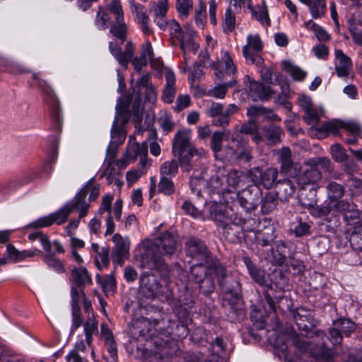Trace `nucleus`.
<instances>
[{
    "label": "nucleus",
    "instance_id": "27",
    "mask_svg": "<svg viewBox=\"0 0 362 362\" xmlns=\"http://www.w3.org/2000/svg\"><path fill=\"white\" fill-rule=\"evenodd\" d=\"M165 78L166 80V86L163 91V100L167 103H171L175 95V77L173 72L168 71L165 73Z\"/></svg>",
    "mask_w": 362,
    "mask_h": 362
},
{
    "label": "nucleus",
    "instance_id": "8",
    "mask_svg": "<svg viewBox=\"0 0 362 362\" xmlns=\"http://www.w3.org/2000/svg\"><path fill=\"white\" fill-rule=\"evenodd\" d=\"M289 337L294 347L301 354H309L315 358H328L330 356V350L322 341L320 348L315 347L310 341L303 339L296 331L289 334Z\"/></svg>",
    "mask_w": 362,
    "mask_h": 362
},
{
    "label": "nucleus",
    "instance_id": "13",
    "mask_svg": "<svg viewBox=\"0 0 362 362\" xmlns=\"http://www.w3.org/2000/svg\"><path fill=\"white\" fill-rule=\"evenodd\" d=\"M112 241L115 244L112 251L114 261L117 264L122 266L124 259L129 257V243L127 240H124L119 233L113 235Z\"/></svg>",
    "mask_w": 362,
    "mask_h": 362
},
{
    "label": "nucleus",
    "instance_id": "39",
    "mask_svg": "<svg viewBox=\"0 0 362 362\" xmlns=\"http://www.w3.org/2000/svg\"><path fill=\"white\" fill-rule=\"evenodd\" d=\"M340 129H342V120L334 119L324 123L320 127L317 129V132L321 134H336Z\"/></svg>",
    "mask_w": 362,
    "mask_h": 362
},
{
    "label": "nucleus",
    "instance_id": "23",
    "mask_svg": "<svg viewBox=\"0 0 362 362\" xmlns=\"http://www.w3.org/2000/svg\"><path fill=\"white\" fill-rule=\"evenodd\" d=\"M148 153V145L146 142H143L141 144L139 143H133L129 145L127 148L126 153L125 160L122 161V160H118V163L124 162L129 163L131 160L134 161L136 160L138 157L143 155H147Z\"/></svg>",
    "mask_w": 362,
    "mask_h": 362
},
{
    "label": "nucleus",
    "instance_id": "24",
    "mask_svg": "<svg viewBox=\"0 0 362 362\" xmlns=\"http://www.w3.org/2000/svg\"><path fill=\"white\" fill-rule=\"evenodd\" d=\"M261 198L259 204L263 214H269L277 209L279 198L274 192H267Z\"/></svg>",
    "mask_w": 362,
    "mask_h": 362
},
{
    "label": "nucleus",
    "instance_id": "22",
    "mask_svg": "<svg viewBox=\"0 0 362 362\" xmlns=\"http://www.w3.org/2000/svg\"><path fill=\"white\" fill-rule=\"evenodd\" d=\"M86 197L84 192L80 190L72 200V202L66 204H69V208L71 209V212L74 210L78 211L79 218L85 217L90 208V204L86 202Z\"/></svg>",
    "mask_w": 362,
    "mask_h": 362
},
{
    "label": "nucleus",
    "instance_id": "51",
    "mask_svg": "<svg viewBox=\"0 0 362 362\" xmlns=\"http://www.w3.org/2000/svg\"><path fill=\"white\" fill-rule=\"evenodd\" d=\"M243 54L246 60L250 61L251 64L261 67L264 62V59L256 52H252L247 46L243 47Z\"/></svg>",
    "mask_w": 362,
    "mask_h": 362
},
{
    "label": "nucleus",
    "instance_id": "41",
    "mask_svg": "<svg viewBox=\"0 0 362 362\" xmlns=\"http://www.w3.org/2000/svg\"><path fill=\"white\" fill-rule=\"evenodd\" d=\"M71 213V209L69 208V204H65L64 206L60 208L58 211L51 214L52 223L57 225H62L65 223L69 214Z\"/></svg>",
    "mask_w": 362,
    "mask_h": 362
},
{
    "label": "nucleus",
    "instance_id": "33",
    "mask_svg": "<svg viewBox=\"0 0 362 362\" xmlns=\"http://www.w3.org/2000/svg\"><path fill=\"white\" fill-rule=\"evenodd\" d=\"M279 160L281 164V171L288 173L291 171L293 162L291 158V151L289 148L284 147L279 151Z\"/></svg>",
    "mask_w": 362,
    "mask_h": 362
},
{
    "label": "nucleus",
    "instance_id": "9",
    "mask_svg": "<svg viewBox=\"0 0 362 362\" xmlns=\"http://www.w3.org/2000/svg\"><path fill=\"white\" fill-rule=\"evenodd\" d=\"M185 252L187 256L199 262L211 264L212 255L204 241L195 237H190L185 243Z\"/></svg>",
    "mask_w": 362,
    "mask_h": 362
},
{
    "label": "nucleus",
    "instance_id": "63",
    "mask_svg": "<svg viewBox=\"0 0 362 362\" xmlns=\"http://www.w3.org/2000/svg\"><path fill=\"white\" fill-rule=\"evenodd\" d=\"M308 25H311V29L315 32V37L322 42L329 41L330 39L329 35L322 28L317 26L312 20H310Z\"/></svg>",
    "mask_w": 362,
    "mask_h": 362
},
{
    "label": "nucleus",
    "instance_id": "61",
    "mask_svg": "<svg viewBox=\"0 0 362 362\" xmlns=\"http://www.w3.org/2000/svg\"><path fill=\"white\" fill-rule=\"evenodd\" d=\"M71 293L72 309H80V306L78 305L80 300L81 298L83 299L86 297L83 289L81 288L72 286L71 289Z\"/></svg>",
    "mask_w": 362,
    "mask_h": 362
},
{
    "label": "nucleus",
    "instance_id": "50",
    "mask_svg": "<svg viewBox=\"0 0 362 362\" xmlns=\"http://www.w3.org/2000/svg\"><path fill=\"white\" fill-rule=\"evenodd\" d=\"M235 28V16L230 8L226 9L223 22V30L225 33H230Z\"/></svg>",
    "mask_w": 362,
    "mask_h": 362
},
{
    "label": "nucleus",
    "instance_id": "6",
    "mask_svg": "<svg viewBox=\"0 0 362 362\" xmlns=\"http://www.w3.org/2000/svg\"><path fill=\"white\" fill-rule=\"evenodd\" d=\"M211 264L199 262L191 267L190 281L198 285L199 291L206 295L213 292L214 283Z\"/></svg>",
    "mask_w": 362,
    "mask_h": 362
},
{
    "label": "nucleus",
    "instance_id": "53",
    "mask_svg": "<svg viewBox=\"0 0 362 362\" xmlns=\"http://www.w3.org/2000/svg\"><path fill=\"white\" fill-rule=\"evenodd\" d=\"M272 112L271 109L266 108L262 105H253L250 107L247 110V116L249 119L256 121V119L259 115H269Z\"/></svg>",
    "mask_w": 362,
    "mask_h": 362
},
{
    "label": "nucleus",
    "instance_id": "11",
    "mask_svg": "<svg viewBox=\"0 0 362 362\" xmlns=\"http://www.w3.org/2000/svg\"><path fill=\"white\" fill-rule=\"evenodd\" d=\"M262 195V192L259 187L250 185L238 193L237 201L243 209L250 212L257 208Z\"/></svg>",
    "mask_w": 362,
    "mask_h": 362
},
{
    "label": "nucleus",
    "instance_id": "20",
    "mask_svg": "<svg viewBox=\"0 0 362 362\" xmlns=\"http://www.w3.org/2000/svg\"><path fill=\"white\" fill-rule=\"evenodd\" d=\"M334 54L337 61V63L335 65V70L337 76L339 77L348 76L352 66L351 59L341 49H336Z\"/></svg>",
    "mask_w": 362,
    "mask_h": 362
},
{
    "label": "nucleus",
    "instance_id": "1",
    "mask_svg": "<svg viewBox=\"0 0 362 362\" xmlns=\"http://www.w3.org/2000/svg\"><path fill=\"white\" fill-rule=\"evenodd\" d=\"M142 247L144 252L141 255V266L157 270L163 278L169 277L170 268L164 257L170 258L178 251L179 244L175 236L165 231L153 240H144Z\"/></svg>",
    "mask_w": 362,
    "mask_h": 362
},
{
    "label": "nucleus",
    "instance_id": "48",
    "mask_svg": "<svg viewBox=\"0 0 362 362\" xmlns=\"http://www.w3.org/2000/svg\"><path fill=\"white\" fill-rule=\"evenodd\" d=\"M158 192L165 195H171L175 191V187L170 178L162 176L158 185Z\"/></svg>",
    "mask_w": 362,
    "mask_h": 362
},
{
    "label": "nucleus",
    "instance_id": "30",
    "mask_svg": "<svg viewBox=\"0 0 362 362\" xmlns=\"http://www.w3.org/2000/svg\"><path fill=\"white\" fill-rule=\"evenodd\" d=\"M264 136L269 145H275L281 141V136L284 134L283 129L277 125L271 124L264 127Z\"/></svg>",
    "mask_w": 362,
    "mask_h": 362
},
{
    "label": "nucleus",
    "instance_id": "10",
    "mask_svg": "<svg viewBox=\"0 0 362 362\" xmlns=\"http://www.w3.org/2000/svg\"><path fill=\"white\" fill-rule=\"evenodd\" d=\"M278 174V170L275 168H268L263 170L259 167H255L248 171L247 176L251 182L254 183V185L262 186L269 189L274 186Z\"/></svg>",
    "mask_w": 362,
    "mask_h": 362
},
{
    "label": "nucleus",
    "instance_id": "5",
    "mask_svg": "<svg viewBox=\"0 0 362 362\" xmlns=\"http://www.w3.org/2000/svg\"><path fill=\"white\" fill-rule=\"evenodd\" d=\"M32 78L37 81V86L51 100L52 128L59 132L62 127V113L59 101L49 84L40 78L39 73H33Z\"/></svg>",
    "mask_w": 362,
    "mask_h": 362
},
{
    "label": "nucleus",
    "instance_id": "64",
    "mask_svg": "<svg viewBox=\"0 0 362 362\" xmlns=\"http://www.w3.org/2000/svg\"><path fill=\"white\" fill-rule=\"evenodd\" d=\"M170 35L173 39H177L178 41L185 34L181 28L180 24L175 21L172 20L169 22Z\"/></svg>",
    "mask_w": 362,
    "mask_h": 362
},
{
    "label": "nucleus",
    "instance_id": "38",
    "mask_svg": "<svg viewBox=\"0 0 362 362\" xmlns=\"http://www.w3.org/2000/svg\"><path fill=\"white\" fill-rule=\"evenodd\" d=\"M284 69L296 81H303L307 73L298 66H296L288 62H283Z\"/></svg>",
    "mask_w": 362,
    "mask_h": 362
},
{
    "label": "nucleus",
    "instance_id": "35",
    "mask_svg": "<svg viewBox=\"0 0 362 362\" xmlns=\"http://www.w3.org/2000/svg\"><path fill=\"white\" fill-rule=\"evenodd\" d=\"M44 260L47 266L52 270L54 271L58 274H62L65 272V268L63 262L55 257V256L50 253L45 254Z\"/></svg>",
    "mask_w": 362,
    "mask_h": 362
},
{
    "label": "nucleus",
    "instance_id": "40",
    "mask_svg": "<svg viewBox=\"0 0 362 362\" xmlns=\"http://www.w3.org/2000/svg\"><path fill=\"white\" fill-rule=\"evenodd\" d=\"M244 223L245 221L242 218H238L237 222L235 221H232L230 219L226 223V226L228 228L222 229L225 238L231 241L234 240V239L238 236L237 234L238 231L237 230V228L238 226H241Z\"/></svg>",
    "mask_w": 362,
    "mask_h": 362
},
{
    "label": "nucleus",
    "instance_id": "56",
    "mask_svg": "<svg viewBox=\"0 0 362 362\" xmlns=\"http://www.w3.org/2000/svg\"><path fill=\"white\" fill-rule=\"evenodd\" d=\"M332 202L329 203L323 204V205H313V206H310L308 209L310 210V214L316 217L325 216L329 214L332 209Z\"/></svg>",
    "mask_w": 362,
    "mask_h": 362
},
{
    "label": "nucleus",
    "instance_id": "34",
    "mask_svg": "<svg viewBox=\"0 0 362 362\" xmlns=\"http://www.w3.org/2000/svg\"><path fill=\"white\" fill-rule=\"evenodd\" d=\"M249 274L251 278L260 286H267V280L262 270L253 265L250 259L245 261Z\"/></svg>",
    "mask_w": 362,
    "mask_h": 362
},
{
    "label": "nucleus",
    "instance_id": "28",
    "mask_svg": "<svg viewBox=\"0 0 362 362\" xmlns=\"http://www.w3.org/2000/svg\"><path fill=\"white\" fill-rule=\"evenodd\" d=\"M201 152L198 149H189L188 151L173 154L174 156L178 157L179 162L182 169L186 172H189L192 168L191 160L194 156H200Z\"/></svg>",
    "mask_w": 362,
    "mask_h": 362
},
{
    "label": "nucleus",
    "instance_id": "54",
    "mask_svg": "<svg viewBox=\"0 0 362 362\" xmlns=\"http://www.w3.org/2000/svg\"><path fill=\"white\" fill-rule=\"evenodd\" d=\"M228 132L226 130L223 132H214L211 137V147L214 153H218L221 150L222 141L226 135H228Z\"/></svg>",
    "mask_w": 362,
    "mask_h": 362
},
{
    "label": "nucleus",
    "instance_id": "43",
    "mask_svg": "<svg viewBox=\"0 0 362 362\" xmlns=\"http://www.w3.org/2000/svg\"><path fill=\"white\" fill-rule=\"evenodd\" d=\"M81 192H84V195L89 193L88 200L90 202L95 201L99 196L100 187L99 185L94 184V178L90 179L81 189Z\"/></svg>",
    "mask_w": 362,
    "mask_h": 362
},
{
    "label": "nucleus",
    "instance_id": "12",
    "mask_svg": "<svg viewBox=\"0 0 362 362\" xmlns=\"http://www.w3.org/2000/svg\"><path fill=\"white\" fill-rule=\"evenodd\" d=\"M140 293L146 298L153 299L163 295V288L153 275L144 274L140 277Z\"/></svg>",
    "mask_w": 362,
    "mask_h": 362
},
{
    "label": "nucleus",
    "instance_id": "37",
    "mask_svg": "<svg viewBox=\"0 0 362 362\" xmlns=\"http://www.w3.org/2000/svg\"><path fill=\"white\" fill-rule=\"evenodd\" d=\"M236 83V81L231 80L223 84H218L209 91L210 96L216 98L223 99L225 98L228 88L233 87Z\"/></svg>",
    "mask_w": 362,
    "mask_h": 362
},
{
    "label": "nucleus",
    "instance_id": "36",
    "mask_svg": "<svg viewBox=\"0 0 362 362\" xmlns=\"http://www.w3.org/2000/svg\"><path fill=\"white\" fill-rule=\"evenodd\" d=\"M307 165H312L313 167L323 170L325 171L330 172L332 170V163L328 158L319 157L309 159L306 162Z\"/></svg>",
    "mask_w": 362,
    "mask_h": 362
},
{
    "label": "nucleus",
    "instance_id": "62",
    "mask_svg": "<svg viewBox=\"0 0 362 362\" xmlns=\"http://www.w3.org/2000/svg\"><path fill=\"white\" fill-rule=\"evenodd\" d=\"M250 49H253L255 52H259L262 49L263 45L259 35H249L247 37V45Z\"/></svg>",
    "mask_w": 362,
    "mask_h": 362
},
{
    "label": "nucleus",
    "instance_id": "49",
    "mask_svg": "<svg viewBox=\"0 0 362 362\" xmlns=\"http://www.w3.org/2000/svg\"><path fill=\"white\" fill-rule=\"evenodd\" d=\"M178 171V163L175 159L163 163L160 168L162 176H174Z\"/></svg>",
    "mask_w": 362,
    "mask_h": 362
},
{
    "label": "nucleus",
    "instance_id": "18",
    "mask_svg": "<svg viewBox=\"0 0 362 362\" xmlns=\"http://www.w3.org/2000/svg\"><path fill=\"white\" fill-rule=\"evenodd\" d=\"M304 170L297 178L298 186L310 187L316 186L315 184L320 180L322 175L319 169L312 165Z\"/></svg>",
    "mask_w": 362,
    "mask_h": 362
},
{
    "label": "nucleus",
    "instance_id": "46",
    "mask_svg": "<svg viewBox=\"0 0 362 362\" xmlns=\"http://www.w3.org/2000/svg\"><path fill=\"white\" fill-rule=\"evenodd\" d=\"M321 113L315 107H313L305 112L303 119L305 123L312 127H315L320 119Z\"/></svg>",
    "mask_w": 362,
    "mask_h": 362
},
{
    "label": "nucleus",
    "instance_id": "15",
    "mask_svg": "<svg viewBox=\"0 0 362 362\" xmlns=\"http://www.w3.org/2000/svg\"><path fill=\"white\" fill-rule=\"evenodd\" d=\"M207 208L210 218L215 221L216 225L222 229H228V228L226 226V223L228 222L231 218L227 214L224 206L217 202H211L208 204Z\"/></svg>",
    "mask_w": 362,
    "mask_h": 362
},
{
    "label": "nucleus",
    "instance_id": "21",
    "mask_svg": "<svg viewBox=\"0 0 362 362\" xmlns=\"http://www.w3.org/2000/svg\"><path fill=\"white\" fill-rule=\"evenodd\" d=\"M317 187H310L299 186L298 199L301 205L309 209L317 204Z\"/></svg>",
    "mask_w": 362,
    "mask_h": 362
},
{
    "label": "nucleus",
    "instance_id": "17",
    "mask_svg": "<svg viewBox=\"0 0 362 362\" xmlns=\"http://www.w3.org/2000/svg\"><path fill=\"white\" fill-rule=\"evenodd\" d=\"M195 148L191 145L189 132L185 129L177 131L173 141V154Z\"/></svg>",
    "mask_w": 362,
    "mask_h": 362
},
{
    "label": "nucleus",
    "instance_id": "44",
    "mask_svg": "<svg viewBox=\"0 0 362 362\" xmlns=\"http://www.w3.org/2000/svg\"><path fill=\"white\" fill-rule=\"evenodd\" d=\"M334 325L346 337H349L356 329V324L348 319H339L334 322Z\"/></svg>",
    "mask_w": 362,
    "mask_h": 362
},
{
    "label": "nucleus",
    "instance_id": "60",
    "mask_svg": "<svg viewBox=\"0 0 362 362\" xmlns=\"http://www.w3.org/2000/svg\"><path fill=\"white\" fill-rule=\"evenodd\" d=\"M287 254V247L284 243H279L276 245V250L273 252L274 257L279 265L284 263Z\"/></svg>",
    "mask_w": 362,
    "mask_h": 362
},
{
    "label": "nucleus",
    "instance_id": "16",
    "mask_svg": "<svg viewBox=\"0 0 362 362\" xmlns=\"http://www.w3.org/2000/svg\"><path fill=\"white\" fill-rule=\"evenodd\" d=\"M245 81L249 82L250 92L251 95L255 98V100L258 99L262 101L268 100L274 93L270 86L252 80L249 75L245 76Z\"/></svg>",
    "mask_w": 362,
    "mask_h": 362
},
{
    "label": "nucleus",
    "instance_id": "45",
    "mask_svg": "<svg viewBox=\"0 0 362 362\" xmlns=\"http://www.w3.org/2000/svg\"><path fill=\"white\" fill-rule=\"evenodd\" d=\"M238 160H244L246 162H249L252 156V148L247 144V143L242 139H240L238 142Z\"/></svg>",
    "mask_w": 362,
    "mask_h": 362
},
{
    "label": "nucleus",
    "instance_id": "57",
    "mask_svg": "<svg viewBox=\"0 0 362 362\" xmlns=\"http://www.w3.org/2000/svg\"><path fill=\"white\" fill-rule=\"evenodd\" d=\"M239 141L238 138L233 137L232 138L231 143L225 147L226 156L228 160H238V151L239 150L238 142H239Z\"/></svg>",
    "mask_w": 362,
    "mask_h": 362
},
{
    "label": "nucleus",
    "instance_id": "4",
    "mask_svg": "<svg viewBox=\"0 0 362 362\" xmlns=\"http://www.w3.org/2000/svg\"><path fill=\"white\" fill-rule=\"evenodd\" d=\"M219 285L223 291L224 300L228 302L232 312L237 313L238 319H242L245 312L243 309L241 286L239 281L231 277L228 278L227 280L220 279Z\"/></svg>",
    "mask_w": 362,
    "mask_h": 362
},
{
    "label": "nucleus",
    "instance_id": "32",
    "mask_svg": "<svg viewBox=\"0 0 362 362\" xmlns=\"http://www.w3.org/2000/svg\"><path fill=\"white\" fill-rule=\"evenodd\" d=\"M71 276L77 288H83L86 284L92 283L91 277L88 271L83 267L74 269L71 272Z\"/></svg>",
    "mask_w": 362,
    "mask_h": 362
},
{
    "label": "nucleus",
    "instance_id": "7",
    "mask_svg": "<svg viewBox=\"0 0 362 362\" xmlns=\"http://www.w3.org/2000/svg\"><path fill=\"white\" fill-rule=\"evenodd\" d=\"M293 318L300 331L304 332L302 334L307 338H320L324 339L325 334L320 329H315L314 315L311 310H305L303 308H297L293 313Z\"/></svg>",
    "mask_w": 362,
    "mask_h": 362
},
{
    "label": "nucleus",
    "instance_id": "52",
    "mask_svg": "<svg viewBox=\"0 0 362 362\" xmlns=\"http://www.w3.org/2000/svg\"><path fill=\"white\" fill-rule=\"evenodd\" d=\"M175 6L180 17L185 18L192 10L193 1L192 0H176Z\"/></svg>",
    "mask_w": 362,
    "mask_h": 362
},
{
    "label": "nucleus",
    "instance_id": "19",
    "mask_svg": "<svg viewBox=\"0 0 362 362\" xmlns=\"http://www.w3.org/2000/svg\"><path fill=\"white\" fill-rule=\"evenodd\" d=\"M276 192H274L279 199L283 202L288 201L293 197L296 192L295 182L290 179L279 180L276 185Z\"/></svg>",
    "mask_w": 362,
    "mask_h": 362
},
{
    "label": "nucleus",
    "instance_id": "31",
    "mask_svg": "<svg viewBox=\"0 0 362 362\" xmlns=\"http://www.w3.org/2000/svg\"><path fill=\"white\" fill-rule=\"evenodd\" d=\"M179 42L180 43V48L183 52L185 60L187 62V52H192L193 53H196L199 45L194 42L192 34L189 32H185V34L180 38Z\"/></svg>",
    "mask_w": 362,
    "mask_h": 362
},
{
    "label": "nucleus",
    "instance_id": "42",
    "mask_svg": "<svg viewBox=\"0 0 362 362\" xmlns=\"http://www.w3.org/2000/svg\"><path fill=\"white\" fill-rule=\"evenodd\" d=\"M346 186L351 197L362 194V180L351 175L346 180Z\"/></svg>",
    "mask_w": 362,
    "mask_h": 362
},
{
    "label": "nucleus",
    "instance_id": "14",
    "mask_svg": "<svg viewBox=\"0 0 362 362\" xmlns=\"http://www.w3.org/2000/svg\"><path fill=\"white\" fill-rule=\"evenodd\" d=\"M150 74L143 75L137 80L136 86L133 88L135 94L145 95V102H151L156 99V92L150 84Z\"/></svg>",
    "mask_w": 362,
    "mask_h": 362
},
{
    "label": "nucleus",
    "instance_id": "26",
    "mask_svg": "<svg viewBox=\"0 0 362 362\" xmlns=\"http://www.w3.org/2000/svg\"><path fill=\"white\" fill-rule=\"evenodd\" d=\"M251 11L252 18L259 21L262 25L270 26L271 20L269 16L268 8L264 1H262V5L256 7L252 6L249 8Z\"/></svg>",
    "mask_w": 362,
    "mask_h": 362
},
{
    "label": "nucleus",
    "instance_id": "55",
    "mask_svg": "<svg viewBox=\"0 0 362 362\" xmlns=\"http://www.w3.org/2000/svg\"><path fill=\"white\" fill-rule=\"evenodd\" d=\"M331 201L337 200L344 194V188L340 184L335 182H331L327 187Z\"/></svg>",
    "mask_w": 362,
    "mask_h": 362
},
{
    "label": "nucleus",
    "instance_id": "58",
    "mask_svg": "<svg viewBox=\"0 0 362 362\" xmlns=\"http://www.w3.org/2000/svg\"><path fill=\"white\" fill-rule=\"evenodd\" d=\"M95 262L97 267L99 269H102V266L105 267L109 265V249L107 247H103L100 250V252L97 254V256L95 257Z\"/></svg>",
    "mask_w": 362,
    "mask_h": 362
},
{
    "label": "nucleus",
    "instance_id": "2",
    "mask_svg": "<svg viewBox=\"0 0 362 362\" xmlns=\"http://www.w3.org/2000/svg\"><path fill=\"white\" fill-rule=\"evenodd\" d=\"M94 24L98 30L110 28V33L122 44L127 39L128 28L124 22V12L119 0H112L105 6H100Z\"/></svg>",
    "mask_w": 362,
    "mask_h": 362
},
{
    "label": "nucleus",
    "instance_id": "47",
    "mask_svg": "<svg viewBox=\"0 0 362 362\" xmlns=\"http://www.w3.org/2000/svg\"><path fill=\"white\" fill-rule=\"evenodd\" d=\"M330 151L332 158L337 163H344L349 157L345 148L339 144L331 146Z\"/></svg>",
    "mask_w": 362,
    "mask_h": 362
},
{
    "label": "nucleus",
    "instance_id": "3",
    "mask_svg": "<svg viewBox=\"0 0 362 362\" xmlns=\"http://www.w3.org/2000/svg\"><path fill=\"white\" fill-rule=\"evenodd\" d=\"M116 110L117 116L111 129V137L114 141L110 142L107 148V161H114L117 152V146L119 144L122 143L126 137L124 131L119 127V123L125 124L131 115L125 107L119 106V104L117 105Z\"/></svg>",
    "mask_w": 362,
    "mask_h": 362
},
{
    "label": "nucleus",
    "instance_id": "29",
    "mask_svg": "<svg viewBox=\"0 0 362 362\" xmlns=\"http://www.w3.org/2000/svg\"><path fill=\"white\" fill-rule=\"evenodd\" d=\"M275 239L274 229L272 226L265 227L255 233L256 243L262 247L268 246Z\"/></svg>",
    "mask_w": 362,
    "mask_h": 362
},
{
    "label": "nucleus",
    "instance_id": "59",
    "mask_svg": "<svg viewBox=\"0 0 362 362\" xmlns=\"http://www.w3.org/2000/svg\"><path fill=\"white\" fill-rule=\"evenodd\" d=\"M261 78L267 83H279L277 75L271 68L262 66L260 70Z\"/></svg>",
    "mask_w": 362,
    "mask_h": 362
},
{
    "label": "nucleus",
    "instance_id": "25",
    "mask_svg": "<svg viewBox=\"0 0 362 362\" xmlns=\"http://www.w3.org/2000/svg\"><path fill=\"white\" fill-rule=\"evenodd\" d=\"M302 4L309 7L310 13L315 19L325 16L327 11L325 0H299Z\"/></svg>",
    "mask_w": 362,
    "mask_h": 362
}]
</instances>
